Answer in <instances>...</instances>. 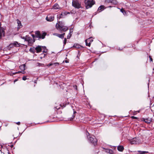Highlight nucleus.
<instances>
[{
  "label": "nucleus",
  "instance_id": "34",
  "mask_svg": "<svg viewBox=\"0 0 154 154\" xmlns=\"http://www.w3.org/2000/svg\"><path fill=\"white\" fill-rule=\"evenodd\" d=\"M74 117H75V116L73 115L72 116V117L71 118H70L69 120L70 121H72V119L74 118Z\"/></svg>",
  "mask_w": 154,
  "mask_h": 154
},
{
  "label": "nucleus",
  "instance_id": "5",
  "mask_svg": "<svg viewBox=\"0 0 154 154\" xmlns=\"http://www.w3.org/2000/svg\"><path fill=\"white\" fill-rule=\"evenodd\" d=\"M89 140L90 143L93 144L95 146L97 144V140L95 137H90Z\"/></svg>",
  "mask_w": 154,
  "mask_h": 154
},
{
  "label": "nucleus",
  "instance_id": "30",
  "mask_svg": "<svg viewBox=\"0 0 154 154\" xmlns=\"http://www.w3.org/2000/svg\"><path fill=\"white\" fill-rule=\"evenodd\" d=\"M108 152L110 154H113L114 152L112 149H109L108 150Z\"/></svg>",
  "mask_w": 154,
  "mask_h": 154
},
{
  "label": "nucleus",
  "instance_id": "49",
  "mask_svg": "<svg viewBox=\"0 0 154 154\" xmlns=\"http://www.w3.org/2000/svg\"><path fill=\"white\" fill-rule=\"evenodd\" d=\"M138 112H140V111H137Z\"/></svg>",
  "mask_w": 154,
  "mask_h": 154
},
{
  "label": "nucleus",
  "instance_id": "20",
  "mask_svg": "<svg viewBox=\"0 0 154 154\" xmlns=\"http://www.w3.org/2000/svg\"><path fill=\"white\" fill-rule=\"evenodd\" d=\"M136 138H134L131 141L130 143L132 144H135L137 143V141L136 140Z\"/></svg>",
  "mask_w": 154,
  "mask_h": 154
},
{
  "label": "nucleus",
  "instance_id": "3",
  "mask_svg": "<svg viewBox=\"0 0 154 154\" xmlns=\"http://www.w3.org/2000/svg\"><path fill=\"white\" fill-rule=\"evenodd\" d=\"M85 2L86 9L91 8L95 4L93 0H85Z\"/></svg>",
  "mask_w": 154,
  "mask_h": 154
},
{
  "label": "nucleus",
  "instance_id": "43",
  "mask_svg": "<svg viewBox=\"0 0 154 154\" xmlns=\"http://www.w3.org/2000/svg\"><path fill=\"white\" fill-rule=\"evenodd\" d=\"M65 62H66V63H68V62L67 60H65Z\"/></svg>",
  "mask_w": 154,
  "mask_h": 154
},
{
  "label": "nucleus",
  "instance_id": "41",
  "mask_svg": "<svg viewBox=\"0 0 154 154\" xmlns=\"http://www.w3.org/2000/svg\"><path fill=\"white\" fill-rule=\"evenodd\" d=\"M62 35L63 36V37L64 38V35H65V33H63V34H62Z\"/></svg>",
  "mask_w": 154,
  "mask_h": 154
},
{
  "label": "nucleus",
  "instance_id": "18",
  "mask_svg": "<svg viewBox=\"0 0 154 154\" xmlns=\"http://www.w3.org/2000/svg\"><path fill=\"white\" fill-rule=\"evenodd\" d=\"M118 150L120 151H122L124 149V147L122 146H119L117 147Z\"/></svg>",
  "mask_w": 154,
  "mask_h": 154
},
{
  "label": "nucleus",
  "instance_id": "24",
  "mask_svg": "<svg viewBox=\"0 0 154 154\" xmlns=\"http://www.w3.org/2000/svg\"><path fill=\"white\" fill-rule=\"evenodd\" d=\"M120 11L124 15H126L127 14V12L124 9L122 8L120 10Z\"/></svg>",
  "mask_w": 154,
  "mask_h": 154
},
{
  "label": "nucleus",
  "instance_id": "17",
  "mask_svg": "<svg viewBox=\"0 0 154 154\" xmlns=\"http://www.w3.org/2000/svg\"><path fill=\"white\" fill-rule=\"evenodd\" d=\"M72 32L73 31L72 29H69V33L67 37V39H69L71 37Z\"/></svg>",
  "mask_w": 154,
  "mask_h": 154
},
{
  "label": "nucleus",
  "instance_id": "27",
  "mask_svg": "<svg viewBox=\"0 0 154 154\" xmlns=\"http://www.w3.org/2000/svg\"><path fill=\"white\" fill-rule=\"evenodd\" d=\"M43 48L44 49V50L43 51V53H47V49L45 47H43Z\"/></svg>",
  "mask_w": 154,
  "mask_h": 154
},
{
  "label": "nucleus",
  "instance_id": "26",
  "mask_svg": "<svg viewBox=\"0 0 154 154\" xmlns=\"http://www.w3.org/2000/svg\"><path fill=\"white\" fill-rule=\"evenodd\" d=\"M35 48L33 47V48H31L29 49V51L32 53H34L35 52Z\"/></svg>",
  "mask_w": 154,
  "mask_h": 154
},
{
  "label": "nucleus",
  "instance_id": "37",
  "mask_svg": "<svg viewBox=\"0 0 154 154\" xmlns=\"http://www.w3.org/2000/svg\"><path fill=\"white\" fill-rule=\"evenodd\" d=\"M22 79L23 80H26V76H23V78H22Z\"/></svg>",
  "mask_w": 154,
  "mask_h": 154
},
{
  "label": "nucleus",
  "instance_id": "23",
  "mask_svg": "<svg viewBox=\"0 0 154 154\" xmlns=\"http://www.w3.org/2000/svg\"><path fill=\"white\" fill-rule=\"evenodd\" d=\"M52 66H58L60 63H52Z\"/></svg>",
  "mask_w": 154,
  "mask_h": 154
},
{
  "label": "nucleus",
  "instance_id": "51",
  "mask_svg": "<svg viewBox=\"0 0 154 154\" xmlns=\"http://www.w3.org/2000/svg\"><path fill=\"white\" fill-rule=\"evenodd\" d=\"M8 154H10L9 153H8Z\"/></svg>",
  "mask_w": 154,
  "mask_h": 154
},
{
  "label": "nucleus",
  "instance_id": "29",
  "mask_svg": "<svg viewBox=\"0 0 154 154\" xmlns=\"http://www.w3.org/2000/svg\"><path fill=\"white\" fill-rule=\"evenodd\" d=\"M29 36L26 35V36H23V37H21V38L24 39L25 41H26V39L28 38V37Z\"/></svg>",
  "mask_w": 154,
  "mask_h": 154
},
{
  "label": "nucleus",
  "instance_id": "12",
  "mask_svg": "<svg viewBox=\"0 0 154 154\" xmlns=\"http://www.w3.org/2000/svg\"><path fill=\"white\" fill-rule=\"evenodd\" d=\"M35 49L36 51V52L37 53L41 52L42 51L41 46H38L35 48Z\"/></svg>",
  "mask_w": 154,
  "mask_h": 154
},
{
  "label": "nucleus",
  "instance_id": "46",
  "mask_svg": "<svg viewBox=\"0 0 154 154\" xmlns=\"http://www.w3.org/2000/svg\"><path fill=\"white\" fill-rule=\"evenodd\" d=\"M17 81V80H15L14 81V82H15L16 81Z\"/></svg>",
  "mask_w": 154,
  "mask_h": 154
},
{
  "label": "nucleus",
  "instance_id": "38",
  "mask_svg": "<svg viewBox=\"0 0 154 154\" xmlns=\"http://www.w3.org/2000/svg\"><path fill=\"white\" fill-rule=\"evenodd\" d=\"M23 72H21V71H18V72H16L15 74H18V73H22Z\"/></svg>",
  "mask_w": 154,
  "mask_h": 154
},
{
  "label": "nucleus",
  "instance_id": "7",
  "mask_svg": "<svg viewBox=\"0 0 154 154\" xmlns=\"http://www.w3.org/2000/svg\"><path fill=\"white\" fill-rule=\"evenodd\" d=\"M1 23L0 22V39L2 38V36H5V32L4 28L1 27Z\"/></svg>",
  "mask_w": 154,
  "mask_h": 154
},
{
  "label": "nucleus",
  "instance_id": "47",
  "mask_svg": "<svg viewBox=\"0 0 154 154\" xmlns=\"http://www.w3.org/2000/svg\"><path fill=\"white\" fill-rule=\"evenodd\" d=\"M111 7H111V6H108V7L111 8Z\"/></svg>",
  "mask_w": 154,
  "mask_h": 154
},
{
  "label": "nucleus",
  "instance_id": "45",
  "mask_svg": "<svg viewBox=\"0 0 154 154\" xmlns=\"http://www.w3.org/2000/svg\"><path fill=\"white\" fill-rule=\"evenodd\" d=\"M76 112L75 111H74V114Z\"/></svg>",
  "mask_w": 154,
  "mask_h": 154
},
{
  "label": "nucleus",
  "instance_id": "14",
  "mask_svg": "<svg viewBox=\"0 0 154 154\" xmlns=\"http://www.w3.org/2000/svg\"><path fill=\"white\" fill-rule=\"evenodd\" d=\"M25 64H23L20 66H19L20 69L22 70L23 71L22 73L24 74L25 72L24 71L25 70Z\"/></svg>",
  "mask_w": 154,
  "mask_h": 154
},
{
  "label": "nucleus",
  "instance_id": "15",
  "mask_svg": "<svg viewBox=\"0 0 154 154\" xmlns=\"http://www.w3.org/2000/svg\"><path fill=\"white\" fill-rule=\"evenodd\" d=\"M107 1L108 3H112L114 5H116L118 3V2L116 0H107Z\"/></svg>",
  "mask_w": 154,
  "mask_h": 154
},
{
  "label": "nucleus",
  "instance_id": "40",
  "mask_svg": "<svg viewBox=\"0 0 154 154\" xmlns=\"http://www.w3.org/2000/svg\"><path fill=\"white\" fill-rule=\"evenodd\" d=\"M73 87H74L75 88L76 90L77 89V86L76 85H75Z\"/></svg>",
  "mask_w": 154,
  "mask_h": 154
},
{
  "label": "nucleus",
  "instance_id": "19",
  "mask_svg": "<svg viewBox=\"0 0 154 154\" xmlns=\"http://www.w3.org/2000/svg\"><path fill=\"white\" fill-rule=\"evenodd\" d=\"M17 23L18 24V26L19 27V28H21L22 27V25L21 24V22L18 19H17Z\"/></svg>",
  "mask_w": 154,
  "mask_h": 154
},
{
  "label": "nucleus",
  "instance_id": "21",
  "mask_svg": "<svg viewBox=\"0 0 154 154\" xmlns=\"http://www.w3.org/2000/svg\"><path fill=\"white\" fill-rule=\"evenodd\" d=\"M104 5H102L100 6L98 8V11H100V12L102 11L104 9Z\"/></svg>",
  "mask_w": 154,
  "mask_h": 154
},
{
  "label": "nucleus",
  "instance_id": "2",
  "mask_svg": "<svg viewBox=\"0 0 154 154\" xmlns=\"http://www.w3.org/2000/svg\"><path fill=\"white\" fill-rule=\"evenodd\" d=\"M47 33L44 32L42 34H41L40 32L39 31H36L35 32V36L34 34H32V37L33 39L35 37L39 38V39H43L45 38V36L46 35Z\"/></svg>",
  "mask_w": 154,
  "mask_h": 154
},
{
  "label": "nucleus",
  "instance_id": "1",
  "mask_svg": "<svg viewBox=\"0 0 154 154\" xmlns=\"http://www.w3.org/2000/svg\"><path fill=\"white\" fill-rule=\"evenodd\" d=\"M57 29L63 32H65L68 29V28L66 26H64L63 23L62 22L59 21L56 25Z\"/></svg>",
  "mask_w": 154,
  "mask_h": 154
},
{
  "label": "nucleus",
  "instance_id": "16",
  "mask_svg": "<svg viewBox=\"0 0 154 154\" xmlns=\"http://www.w3.org/2000/svg\"><path fill=\"white\" fill-rule=\"evenodd\" d=\"M53 8L54 9H60V8L59 7V5L57 4H55L53 6Z\"/></svg>",
  "mask_w": 154,
  "mask_h": 154
},
{
  "label": "nucleus",
  "instance_id": "50",
  "mask_svg": "<svg viewBox=\"0 0 154 154\" xmlns=\"http://www.w3.org/2000/svg\"><path fill=\"white\" fill-rule=\"evenodd\" d=\"M12 146H13V145H12L11 146V147H12Z\"/></svg>",
  "mask_w": 154,
  "mask_h": 154
},
{
  "label": "nucleus",
  "instance_id": "13",
  "mask_svg": "<svg viewBox=\"0 0 154 154\" xmlns=\"http://www.w3.org/2000/svg\"><path fill=\"white\" fill-rule=\"evenodd\" d=\"M69 12H62L60 14L59 17V19L62 18L63 16H65L68 14H69Z\"/></svg>",
  "mask_w": 154,
  "mask_h": 154
},
{
  "label": "nucleus",
  "instance_id": "25",
  "mask_svg": "<svg viewBox=\"0 0 154 154\" xmlns=\"http://www.w3.org/2000/svg\"><path fill=\"white\" fill-rule=\"evenodd\" d=\"M55 34L57 36H58V37H59L60 38H61L62 39H63L64 38L63 37V36L62 34H59L58 33H56Z\"/></svg>",
  "mask_w": 154,
  "mask_h": 154
},
{
  "label": "nucleus",
  "instance_id": "28",
  "mask_svg": "<svg viewBox=\"0 0 154 154\" xmlns=\"http://www.w3.org/2000/svg\"><path fill=\"white\" fill-rule=\"evenodd\" d=\"M61 105H59L58 106H57L54 107V108L57 109H59L60 108V107H61Z\"/></svg>",
  "mask_w": 154,
  "mask_h": 154
},
{
  "label": "nucleus",
  "instance_id": "48",
  "mask_svg": "<svg viewBox=\"0 0 154 154\" xmlns=\"http://www.w3.org/2000/svg\"><path fill=\"white\" fill-rule=\"evenodd\" d=\"M119 49L120 50H122V49H120V48H119Z\"/></svg>",
  "mask_w": 154,
  "mask_h": 154
},
{
  "label": "nucleus",
  "instance_id": "44",
  "mask_svg": "<svg viewBox=\"0 0 154 154\" xmlns=\"http://www.w3.org/2000/svg\"><path fill=\"white\" fill-rule=\"evenodd\" d=\"M38 64H39V65H41V64H41V63H38Z\"/></svg>",
  "mask_w": 154,
  "mask_h": 154
},
{
  "label": "nucleus",
  "instance_id": "35",
  "mask_svg": "<svg viewBox=\"0 0 154 154\" xmlns=\"http://www.w3.org/2000/svg\"><path fill=\"white\" fill-rule=\"evenodd\" d=\"M149 58L150 61L151 62H152L153 60H152V58L150 56H149Z\"/></svg>",
  "mask_w": 154,
  "mask_h": 154
},
{
  "label": "nucleus",
  "instance_id": "10",
  "mask_svg": "<svg viewBox=\"0 0 154 154\" xmlns=\"http://www.w3.org/2000/svg\"><path fill=\"white\" fill-rule=\"evenodd\" d=\"M26 41L28 42V44L32 45L35 42L34 39H32L30 37L28 36V38L26 39Z\"/></svg>",
  "mask_w": 154,
  "mask_h": 154
},
{
  "label": "nucleus",
  "instance_id": "31",
  "mask_svg": "<svg viewBox=\"0 0 154 154\" xmlns=\"http://www.w3.org/2000/svg\"><path fill=\"white\" fill-rule=\"evenodd\" d=\"M66 41H67L66 38H64V41H63V44H64L63 45L64 46L66 45Z\"/></svg>",
  "mask_w": 154,
  "mask_h": 154
},
{
  "label": "nucleus",
  "instance_id": "6",
  "mask_svg": "<svg viewBox=\"0 0 154 154\" xmlns=\"http://www.w3.org/2000/svg\"><path fill=\"white\" fill-rule=\"evenodd\" d=\"M20 44L18 43L17 42H14L13 43H11L8 46V48H13L14 47H18L20 46Z\"/></svg>",
  "mask_w": 154,
  "mask_h": 154
},
{
  "label": "nucleus",
  "instance_id": "8",
  "mask_svg": "<svg viewBox=\"0 0 154 154\" xmlns=\"http://www.w3.org/2000/svg\"><path fill=\"white\" fill-rule=\"evenodd\" d=\"M93 41L92 37H90L85 40L86 45L90 47L91 45V43Z\"/></svg>",
  "mask_w": 154,
  "mask_h": 154
},
{
  "label": "nucleus",
  "instance_id": "11",
  "mask_svg": "<svg viewBox=\"0 0 154 154\" xmlns=\"http://www.w3.org/2000/svg\"><path fill=\"white\" fill-rule=\"evenodd\" d=\"M54 17L51 15H48L46 17V20L48 21H52L54 20Z\"/></svg>",
  "mask_w": 154,
  "mask_h": 154
},
{
  "label": "nucleus",
  "instance_id": "32",
  "mask_svg": "<svg viewBox=\"0 0 154 154\" xmlns=\"http://www.w3.org/2000/svg\"><path fill=\"white\" fill-rule=\"evenodd\" d=\"M140 153L141 154H144L146 152H146V151H140Z\"/></svg>",
  "mask_w": 154,
  "mask_h": 154
},
{
  "label": "nucleus",
  "instance_id": "36",
  "mask_svg": "<svg viewBox=\"0 0 154 154\" xmlns=\"http://www.w3.org/2000/svg\"><path fill=\"white\" fill-rule=\"evenodd\" d=\"M51 66H52V63H50L47 65V66L48 67Z\"/></svg>",
  "mask_w": 154,
  "mask_h": 154
},
{
  "label": "nucleus",
  "instance_id": "39",
  "mask_svg": "<svg viewBox=\"0 0 154 154\" xmlns=\"http://www.w3.org/2000/svg\"><path fill=\"white\" fill-rule=\"evenodd\" d=\"M16 123L17 125H20V122H17Z\"/></svg>",
  "mask_w": 154,
  "mask_h": 154
},
{
  "label": "nucleus",
  "instance_id": "22",
  "mask_svg": "<svg viewBox=\"0 0 154 154\" xmlns=\"http://www.w3.org/2000/svg\"><path fill=\"white\" fill-rule=\"evenodd\" d=\"M73 47L77 48H79L81 46L78 44H75L73 45Z\"/></svg>",
  "mask_w": 154,
  "mask_h": 154
},
{
  "label": "nucleus",
  "instance_id": "4",
  "mask_svg": "<svg viewBox=\"0 0 154 154\" xmlns=\"http://www.w3.org/2000/svg\"><path fill=\"white\" fill-rule=\"evenodd\" d=\"M73 6L78 9L81 8V3H79L78 0H73L72 2Z\"/></svg>",
  "mask_w": 154,
  "mask_h": 154
},
{
  "label": "nucleus",
  "instance_id": "33",
  "mask_svg": "<svg viewBox=\"0 0 154 154\" xmlns=\"http://www.w3.org/2000/svg\"><path fill=\"white\" fill-rule=\"evenodd\" d=\"M131 118H132V119H138L137 117H135L134 116H132L131 117Z\"/></svg>",
  "mask_w": 154,
  "mask_h": 154
},
{
  "label": "nucleus",
  "instance_id": "9",
  "mask_svg": "<svg viewBox=\"0 0 154 154\" xmlns=\"http://www.w3.org/2000/svg\"><path fill=\"white\" fill-rule=\"evenodd\" d=\"M142 120L145 123L147 124H149L152 121V119L149 118L146 119L143 118L142 119Z\"/></svg>",
  "mask_w": 154,
  "mask_h": 154
},
{
  "label": "nucleus",
  "instance_id": "42",
  "mask_svg": "<svg viewBox=\"0 0 154 154\" xmlns=\"http://www.w3.org/2000/svg\"><path fill=\"white\" fill-rule=\"evenodd\" d=\"M0 146H1L2 147V146H1V145H0ZM2 149V148L0 146V151H1V149Z\"/></svg>",
  "mask_w": 154,
  "mask_h": 154
}]
</instances>
